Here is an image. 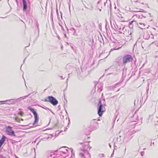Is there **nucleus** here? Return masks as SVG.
Returning <instances> with one entry per match:
<instances>
[{"label": "nucleus", "instance_id": "35", "mask_svg": "<svg viewBox=\"0 0 158 158\" xmlns=\"http://www.w3.org/2000/svg\"><path fill=\"white\" fill-rule=\"evenodd\" d=\"M155 57L156 58H158V56H155Z\"/></svg>", "mask_w": 158, "mask_h": 158}, {"label": "nucleus", "instance_id": "26", "mask_svg": "<svg viewBox=\"0 0 158 158\" xmlns=\"http://www.w3.org/2000/svg\"><path fill=\"white\" fill-rule=\"evenodd\" d=\"M98 127V123H97V126H96V128H95L94 129V130H96V129Z\"/></svg>", "mask_w": 158, "mask_h": 158}, {"label": "nucleus", "instance_id": "12", "mask_svg": "<svg viewBox=\"0 0 158 158\" xmlns=\"http://www.w3.org/2000/svg\"><path fill=\"white\" fill-rule=\"evenodd\" d=\"M6 137L5 136H4V135H3L2 137V138L0 140V142L4 143V142L5 140V139H6Z\"/></svg>", "mask_w": 158, "mask_h": 158}, {"label": "nucleus", "instance_id": "11", "mask_svg": "<svg viewBox=\"0 0 158 158\" xmlns=\"http://www.w3.org/2000/svg\"><path fill=\"white\" fill-rule=\"evenodd\" d=\"M27 108L29 110L31 111L33 113V114L36 112V111L34 110V109L32 108H31L30 106H28L27 107Z\"/></svg>", "mask_w": 158, "mask_h": 158}, {"label": "nucleus", "instance_id": "41", "mask_svg": "<svg viewBox=\"0 0 158 158\" xmlns=\"http://www.w3.org/2000/svg\"><path fill=\"white\" fill-rule=\"evenodd\" d=\"M30 43H29V45H28V46L27 47H28V46H30Z\"/></svg>", "mask_w": 158, "mask_h": 158}, {"label": "nucleus", "instance_id": "20", "mask_svg": "<svg viewBox=\"0 0 158 158\" xmlns=\"http://www.w3.org/2000/svg\"><path fill=\"white\" fill-rule=\"evenodd\" d=\"M119 49V48H112L111 50V51H113V50H118Z\"/></svg>", "mask_w": 158, "mask_h": 158}, {"label": "nucleus", "instance_id": "33", "mask_svg": "<svg viewBox=\"0 0 158 158\" xmlns=\"http://www.w3.org/2000/svg\"><path fill=\"white\" fill-rule=\"evenodd\" d=\"M56 13H57V15H58V10H57V9H56Z\"/></svg>", "mask_w": 158, "mask_h": 158}, {"label": "nucleus", "instance_id": "7", "mask_svg": "<svg viewBox=\"0 0 158 158\" xmlns=\"http://www.w3.org/2000/svg\"><path fill=\"white\" fill-rule=\"evenodd\" d=\"M23 10L24 11H26L27 9V5L25 0H23Z\"/></svg>", "mask_w": 158, "mask_h": 158}, {"label": "nucleus", "instance_id": "38", "mask_svg": "<svg viewBox=\"0 0 158 158\" xmlns=\"http://www.w3.org/2000/svg\"><path fill=\"white\" fill-rule=\"evenodd\" d=\"M109 145L110 147L111 148V146L110 145V144H109Z\"/></svg>", "mask_w": 158, "mask_h": 158}, {"label": "nucleus", "instance_id": "23", "mask_svg": "<svg viewBox=\"0 0 158 158\" xmlns=\"http://www.w3.org/2000/svg\"><path fill=\"white\" fill-rule=\"evenodd\" d=\"M3 143L0 142V148L3 145Z\"/></svg>", "mask_w": 158, "mask_h": 158}, {"label": "nucleus", "instance_id": "14", "mask_svg": "<svg viewBox=\"0 0 158 158\" xmlns=\"http://www.w3.org/2000/svg\"><path fill=\"white\" fill-rule=\"evenodd\" d=\"M139 24L141 25V27H139L141 28L142 29H145V24L144 23H139Z\"/></svg>", "mask_w": 158, "mask_h": 158}, {"label": "nucleus", "instance_id": "4", "mask_svg": "<svg viewBox=\"0 0 158 158\" xmlns=\"http://www.w3.org/2000/svg\"><path fill=\"white\" fill-rule=\"evenodd\" d=\"M48 102L53 106H56L58 103L57 100L52 96H48Z\"/></svg>", "mask_w": 158, "mask_h": 158}, {"label": "nucleus", "instance_id": "28", "mask_svg": "<svg viewBox=\"0 0 158 158\" xmlns=\"http://www.w3.org/2000/svg\"><path fill=\"white\" fill-rule=\"evenodd\" d=\"M133 12H141L140 11H136V10H134L133 11Z\"/></svg>", "mask_w": 158, "mask_h": 158}, {"label": "nucleus", "instance_id": "8", "mask_svg": "<svg viewBox=\"0 0 158 158\" xmlns=\"http://www.w3.org/2000/svg\"><path fill=\"white\" fill-rule=\"evenodd\" d=\"M114 26L117 30H121L122 28L121 24L119 23H117L115 22L114 24Z\"/></svg>", "mask_w": 158, "mask_h": 158}, {"label": "nucleus", "instance_id": "15", "mask_svg": "<svg viewBox=\"0 0 158 158\" xmlns=\"http://www.w3.org/2000/svg\"><path fill=\"white\" fill-rule=\"evenodd\" d=\"M40 107L44 108V109L46 110H50V109L48 107L44 106V107H43V106H39Z\"/></svg>", "mask_w": 158, "mask_h": 158}, {"label": "nucleus", "instance_id": "2", "mask_svg": "<svg viewBox=\"0 0 158 158\" xmlns=\"http://www.w3.org/2000/svg\"><path fill=\"white\" fill-rule=\"evenodd\" d=\"M132 60V57L130 55H126L123 57V64L125 65L126 64Z\"/></svg>", "mask_w": 158, "mask_h": 158}, {"label": "nucleus", "instance_id": "10", "mask_svg": "<svg viewBox=\"0 0 158 158\" xmlns=\"http://www.w3.org/2000/svg\"><path fill=\"white\" fill-rule=\"evenodd\" d=\"M131 24L130 26L133 25H137L138 26V23L135 20H133L131 22Z\"/></svg>", "mask_w": 158, "mask_h": 158}, {"label": "nucleus", "instance_id": "9", "mask_svg": "<svg viewBox=\"0 0 158 158\" xmlns=\"http://www.w3.org/2000/svg\"><path fill=\"white\" fill-rule=\"evenodd\" d=\"M143 37L145 39H148L149 38V36L147 32H145L144 33Z\"/></svg>", "mask_w": 158, "mask_h": 158}, {"label": "nucleus", "instance_id": "39", "mask_svg": "<svg viewBox=\"0 0 158 158\" xmlns=\"http://www.w3.org/2000/svg\"><path fill=\"white\" fill-rule=\"evenodd\" d=\"M4 102V101H0V102Z\"/></svg>", "mask_w": 158, "mask_h": 158}, {"label": "nucleus", "instance_id": "16", "mask_svg": "<svg viewBox=\"0 0 158 158\" xmlns=\"http://www.w3.org/2000/svg\"><path fill=\"white\" fill-rule=\"evenodd\" d=\"M102 87L101 86V87L100 88H98V91L99 92H100L101 91H102Z\"/></svg>", "mask_w": 158, "mask_h": 158}, {"label": "nucleus", "instance_id": "17", "mask_svg": "<svg viewBox=\"0 0 158 158\" xmlns=\"http://www.w3.org/2000/svg\"><path fill=\"white\" fill-rule=\"evenodd\" d=\"M85 143H86V144H85L84 145V146L85 147H88L89 146V144L88 143V142H85Z\"/></svg>", "mask_w": 158, "mask_h": 158}, {"label": "nucleus", "instance_id": "32", "mask_svg": "<svg viewBox=\"0 0 158 158\" xmlns=\"http://www.w3.org/2000/svg\"><path fill=\"white\" fill-rule=\"evenodd\" d=\"M79 143L80 144H84V143Z\"/></svg>", "mask_w": 158, "mask_h": 158}, {"label": "nucleus", "instance_id": "31", "mask_svg": "<svg viewBox=\"0 0 158 158\" xmlns=\"http://www.w3.org/2000/svg\"><path fill=\"white\" fill-rule=\"evenodd\" d=\"M140 130H141V128H140V127L138 130H137V131H140Z\"/></svg>", "mask_w": 158, "mask_h": 158}, {"label": "nucleus", "instance_id": "6", "mask_svg": "<svg viewBox=\"0 0 158 158\" xmlns=\"http://www.w3.org/2000/svg\"><path fill=\"white\" fill-rule=\"evenodd\" d=\"M33 114H34V116L35 120V121H34V122H33V124L35 125V124L36 123H37L38 122V114H37V113L36 112H35V113H34Z\"/></svg>", "mask_w": 158, "mask_h": 158}, {"label": "nucleus", "instance_id": "24", "mask_svg": "<svg viewBox=\"0 0 158 158\" xmlns=\"http://www.w3.org/2000/svg\"><path fill=\"white\" fill-rule=\"evenodd\" d=\"M3 143L0 142V148L3 145Z\"/></svg>", "mask_w": 158, "mask_h": 158}, {"label": "nucleus", "instance_id": "44", "mask_svg": "<svg viewBox=\"0 0 158 158\" xmlns=\"http://www.w3.org/2000/svg\"><path fill=\"white\" fill-rule=\"evenodd\" d=\"M16 158H19L17 156H16Z\"/></svg>", "mask_w": 158, "mask_h": 158}, {"label": "nucleus", "instance_id": "18", "mask_svg": "<svg viewBox=\"0 0 158 158\" xmlns=\"http://www.w3.org/2000/svg\"><path fill=\"white\" fill-rule=\"evenodd\" d=\"M80 155L81 157H83L84 156V154L83 153H80Z\"/></svg>", "mask_w": 158, "mask_h": 158}, {"label": "nucleus", "instance_id": "1", "mask_svg": "<svg viewBox=\"0 0 158 158\" xmlns=\"http://www.w3.org/2000/svg\"><path fill=\"white\" fill-rule=\"evenodd\" d=\"M105 107L100 101L98 105V114L99 116H101L105 111Z\"/></svg>", "mask_w": 158, "mask_h": 158}, {"label": "nucleus", "instance_id": "13", "mask_svg": "<svg viewBox=\"0 0 158 158\" xmlns=\"http://www.w3.org/2000/svg\"><path fill=\"white\" fill-rule=\"evenodd\" d=\"M68 150H67V149H65L64 150V151H61V155H62L63 154H66V156H67V155H68Z\"/></svg>", "mask_w": 158, "mask_h": 158}, {"label": "nucleus", "instance_id": "45", "mask_svg": "<svg viewBox=\"0 0 158 158\" xmlns=\"http://www.w3.org/2000/svg\"><path fill=\"white\" fill-rule=\"evenodd\" d=\"M98 121H99V120H100V119H98Z\"/></svg>", "mask_w": 158, "mask_h": 158}, {"label": "nucleus", "instance_id": "29", "mask_svg": "<svg viewBox=\"0 0 158 158\" xmlns=\"http://www.w3.org/2000/svg\"><path fill=\"white\" fill-rule=\"evenodd\" d=\"M44 101H45V102H48V100L47 99H45L44 100Z\"/></svg>", "mask_w": 158, "mask_h": 158}, {"label": "nucleus", "instance_id": "50", "mask_svg": "<svg viewBox=\"0 0 158 158\" xmlns=\"http://www.w3.org/2000/svg\"><path fill=\"white\" fill-rule=\"evenodd\" d=\"M122 28H123V29L124 28H123V27Z\"/></svg>", "mask_w": 158, "mask_h": 158}, {"label": "nucleus", "instance_id": "43", "mask_svg": "<svg viewBox=\"0 0 158 158\" xmlns=\"http://www.w3.org/2000/svg\"><path fill=\"white\" fill-rule=\"evenodd\" d=\"M51 16H52V12H51Z\"/></svg>", "mask_w": 158, "mask_h": 158}, {"label": "nucleus", "instance_id": "42", "mask_svg": "<svg viewBox=\"0 0 158 158\" xmlns=\"http://www.w3.org/2000/svg\"><path fill=\"white\" fill-rule=\"evenodd\" d=\"M146 149V148H143V150H145V149Z\"/></svg>", "mask_w": 158, "mask_h": 158}, {"label": "nucleus", "instance_id": "22", "mask_svg": "<svg viewBox=\"0 0 158 158\" xmlns=\"http://www.w3.org/2000/svg\"><path fill=\"white\" fill-rule=\"evenodd\" d=\"M3 143L0 142V148L3 145Z\"/></svg>", "mask_w": 158, "mask_h": 158}, {"label": "nucleus", "instance_id": "49", "mask_svg": "<svg viewBox=\"0 0 158 158\" xmlns=\"http://www.w3.org/2000/svg\"><path fill=\"white\" fill-rule=\"evenodd\" d=\"M107 56H106V57L105 58H106V57H107Z\"/></svg>", "mask_w": 158, "mask_h": 158}, {"label": "nucleus", "instance_id": "46", "mask_svg": "<svg viewBox=\"0 0 158 158\" xmlns=\"http://www.w3.org/2000/svg\"><path fill=\"white\" fill-rule=\"evenodd\" d=\"M153 29H155V30H156V29H155V28H153Z\"/></svg>", "mask_w": 158, "mask_h": 158}, {"label": "nucleus", "instance_id": "3", "mask_svg": "<svg viewBox=\"0 0 158 158\" xmlns=\"http://www.w3.org/2000/svg\"><path fill=\"white\" fill-rule=\"evenodd\" d=\"M12 127L8 126L6 127L7 134L10 136H16L14 131L12 130Z\"/></svg>", "mask_w": 158, "mask_h": 158}, {"label": "nucleus", "instance_id": "25", "mask_svg": "<svg viewBox=\"0 0 158 158\" xmlns=\"http://www.w3.org/2000/svg\"><path fill=\"white\" fill-rule=\"evenodd\" d=\"M60 77L61 78L62 80H63L65 78V77H63V76H60Z\"/></svg>", "mask_w": 158, "mask_h": 158}, {"label": "nucleus", "instance_id": "34", "mask_svg": "<svg viewBox=\"0 0 158 158\" xmlns=\"http://www.w3.org/2000/svg\"><path fill=\"white\" fill-rule=\"evenodd\" d=\"M60 14H61V18H62V13L60 12Z\"/></svg>", "mask_w": 158, "mask_h": 158}, {"label": "nucleus", "instance_id": "48", "mask_svg": "<svg viewBox=\"0 0 158 158\" xmlns=\"http://www.w3.org/2000/svg\"><path fill=\"white\" fill-rule=\"evenodd\" d=\"M101 9H100V11H101Z\"/></svg>", "mask_w": 158, "mask_h": 158}, {"label": "nucleus", "instance_id": "36", "mask_svg": "<svg viewBox=\"0 0 158 158\" xmlns=\"http://www.w3.org/2000/svg\"><path fill=\"white\" fill-rule=\"evenodd\" d=\"M68 78H67V80H66V82H68Z\"/></svg>", "mask_w": 158, "mask_h": 158}, {"label": "nucleus", "instance_id": "5", "mask_svg": "<svg viewBox=\"0 0 158 158\" xmlns=\"http://www.w3.org/2000/svg\"><path fill=\"white\" fill-rule=\"evenodd\" d=\"M84 24L85 25L86 29H91L95 26V23L93 22H87Z\"/></svg>", "mask_w": 158, "mask_h": 158}, {"label": "nucleus", "instance_id": "21", "mask_svg": "<svg viewBox=\"0 0 158 158\" xmlns=\"http://www.w3.org/2000/svg\"><path fill=\"white\" fill-rule=\"evenodd\" d=\"M131 25V22L129 23V27L130 28H133V25Z\"/></svg>", "mask_w": 158, "mask_h": 158}, {"label": "nucleus", "instance_id": "27", "mask_svg": "<svg viewBox=\"0 0 158 158\" xmlns=\"http://www.w3.org/2000/svg\"><path fill=\"white\" fill-rule=\"evenodd\" d=\"M133 12H141L140 11H136V10H134L133 11Z\"/></svg>", "mask_w": 158, "mask_h": 158}, {"label": "nucleus", "instance_id": "19", "mask_svg": "<svg viewBox=\"0 0 158 158\" xmlns=\"http://www.w3.org/2000/svg\"><path fill=\"white\" fill-rule=\"evenodd\" d=\"M141 154L142 156H143L144 154V151H142L141 152Z\"/></svg>", "mask_w": 158, "mask_h": 158}, {"label": "nucleus", "instance_id": "47", "mask_svg": "<svg viewBox=\"0 0 158 158\" xmlns=\"http://www.w3.org/2000/svg\"><path fill=\"white\" fill-rule=\"evenodd\" d=\"M91 148V147H90V148H89V149H90V148Z\"/></svg>", "mask_w": 158, "mask_h": 158}, {"label": "nucleus", "instance_id": "40", "mask_svg": "<svg viewBox=\"0 0 158 158\" xmlns=\"http://www.w3.org/2000/svg\"><path fill=\"white\" fill-rule=\"evenodd\" d=\"M152 144H153V145H154V142H153L152 143Z\"/></svg>", "mask_w": 158, "mask_h": 158}, {"label": "nucleus", "instance_id": "37", "mask_svg": "<svg viewBox=\"0 0 158 158\" xmlns=\"http://www.w3.org/2000/svg\"><path fill=\"white\" fill-rule=\"evenodd\" d=\"M69 75H68V78H69Z\"/></svg>", "mask_w": 158, "mask_h": 158}, {"label": "nucleus", "instance_id": "30", "mask_svg": "<svg viewBox=\"0 0 158 158\" xmlns=\"http://www.w3.org/2000/svg\"><path fill=\"white\" fill-rule=\"evenodd\" d=\"M114 150L113 153L111 155V157H112V156H113L114 154Z\"/></svg>", "mask_w": 158, "mask_h": 158}]
</instances>
